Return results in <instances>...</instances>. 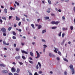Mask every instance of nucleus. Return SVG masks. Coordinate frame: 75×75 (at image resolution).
<instances>
[{
	"label": "nucleus",
	"mask_w": 75,
	"mask_h": 75,
	"mask_svg": "<svg viewBox=\"0 0 75 75\" xmlns=\"http://www.w3.org/2000/svg\"><path fill=\"white\" fill-rule=\"evenodd\" d=\"M69 67L70 69H71V72H72V74H74L75 73V70H74V68H73V65L72 64H71L69 66Z\"/></svg>",
	"instance_id": "obj_1"
},
{
	"label": "nucleus",
	"mask_w": 75,
	"mask_h": 75,
	"mask_svg": "<svg viewBox=\"0 0 75 75\" xmlns=\"http://www.w3.org/2000/svg\"><path fill=\"white\" fill-rule=\"evenodd\" d=\"M2 31V33H6V29L4 28H1V31Z\"/></svg>",
	"instance_id": "obj_2"
},
{
	"label": "nucleus",
	"mask_w": 75,
	"mask_h": 75,
	"mask_svg": "<svg viewBox=\"0 0 75 75\" xmlns=\"http://www.w3.org/2000/svg\"><path fill=\"white\" fill-rule=\"evenodd\" d=\"M36 52L37 53V57H35L36 58H37V59L40 56V54H39V53L37 51H36Z\"/></svg>",
	"instance_id": "obj_3"
},
{
	"label": "nucleus",
	"mask_w": 75,
	"mask_h": 75,
	"mask_svg": "<svg viewBox=\"0 0 75 75\" xmlns=\"http://www.w3.org/2000/svg\"><path fill=\"white\" fill-rule=\"evenodd\" d=\"M11 71L12 72H16V69L15 68L12 67L11 69Z\"/></svg>",
	"instance_id": "obj_4"
},
{
	"label": "nucleus",
	"mask_w": 75,
	"mask_h": 75,
	"mask_svg": "<svg viewBox=\"0 0 75 75\" xmlns=\"http://www.w3.org/2000/svg\"><path fill=\"white\" fill-rule=\"evenodd\" d=\"M1 72L2 73H3V74H7L8 72V71L6 70H2Z\"/></svg>",
	"instance_id": "obj_5"
},
{
	"label": "nucleus",
	"mask_w": 75,
	"mask_h": 75,
	"mask_svg": "<svg viewBox=\"0 0 75 75\" xmlns=\"http://www.w3.org/2000/svg\"><path fill=\"white\" fill-rule=\"evenodd\" d=\"M3 43L4 45H10V44H9V43H8L7 44L6 43L5 41H3Z\"/></svg>",
	"instance_id": "obj_6"
},
{
	"label": "nucleus",
	"mask_w": 75,
	"mask_h": 75,
	"mask_svg": "<svg viewBox=\"0 0 75 75\" xmlns=\"http://www.w3.org/2000/svg\"><path fill=\"white\" fill-rule=\"evenodd\" d=\"M21 52L23 54H28V52H26L24 50H22L21 51Z\"/></svg>",
	"instance_id": "obj_7"
},
{
	"label": "nucleus",
	"mask_w": 75,
	"mask_h": 75,
	"mask_svg": "<svg viewBox=\"0 0 75 75\" xmlns=\"http://www.w3.org/2000/svg\"><path fill=\"white\" fill-rule=\"evenodd\" d=\"M15 58L16 59H20V56H17L15 57Z\"/></svg>",
	"instance_id": "obj_8"
},
{
	"label": "nucleus",
	"mask_w": 75,
	"mask_h": 75,
	"mask_svg": "<svg viewBox=\"0 0 75 75\" xmlns=\"http://www.w3.org/2000/svg\"><path fill=\"white\" fill-rule=\"evenodd\" d=\"M20 69L19 68L17 69V70H16L17 73H19V72H20Z\"/></svg>",
	"instance_id": "obj_9"
},
{
	"label": "nucleus",
	"mask_w": 75,
	"mask_h": 75,
	"mask_svg": "<svg viewBox=\"0 0 75 75\" xmlns=\"http://www.w3.org/2000/svg\"><path fill=\"white\" fill-rule=\"evenodd\" d=\"M42 28V26H41V25H39L38 26V29H40V28Z\"/></svg>",
	"instance_id": "obj_10"
},
{
	"label": "nucleus",
	"mask_w": 75,
	"mask_h": 75,
	"mask_svg": "<svg viewBox=\"0 0 75 75\" xmlns=\"http://www.w3.org/2000/svg\"><path fill=\"white\" fill-rule=\"evenodd\" d=\"M4 11L5 13H7V9H6V8H5L4 9Z\"/></svg>",
	"instance_id": "obj_11"
},
{
	"label": "nucleus",
	"mask_w": 75,
	"mask_h": 75,
	"mask_svg": "<svg viewBox=\"0 0 75 75\" xmlns=\"http://www.w3.org/2000/svg\"><path fill=\"white\" fill-rule=\"evenodd\" d=\"M15 4H17V6H19V5H20V4H19V3L17 2L16 1H15Z\"/></svg>",
	"instance_id": "obj_12"
},
{
	"label": "nucleus",
	"mask_w": 75,
	"mask_h": 75,
	"mask_svg": "<svg viewBox=\"0 0 75 75\" xmlns=\"http://www.w3.org/2000/svg\"><path fill=\"white\" fill-rule=\"evenodd\" d=\"M2 19H3V20H7V18H6V17L4 16H3L2 17Z\"/></svg>",
	"instance_id": "obj_13"
},
{
	"label": "nucleus",
	"mask_w": 75,
	"mask_h": 75,
	"mask_svg": "<svg viewBox=\"0 0 75 75\" xmlns=\"http://www.w3.org/2000/svg\"><path fill=\"white\" fill-rule=\"evenodd\" d=\"M16 20H17V21H19V20H20V18H18V17H17V16L16 17Z\"/></svg>",
	"instance_id": "obj_14"
},
{
	"label": "nucleus",
	"mask_w": 75,
	"mask_h": 75,
	"mask_svg": "<svg viewBox=\"0 0 75 75\" xmlns=\"http://www.w3.org/2000/svg\"><path fill=\"white\" fill-rule=\"evenodd\" d=\"M31 26L34 29H35V27H34V25L33 24H31Z\"/></svg>",
	"instance_id": "obj_15"
},
{
	"label": "nucleus",
	"mask_w": 75,
	"mask_h": 75,
	"mask_svg": "<svg viewBox=\"0 0 75 75\" xmlns=\"http://www.w3.org/2000/svg\"><path fill=\"white\" fill-rule=\"evenodd\" d=\"M62 30L63 31H65V30H67L68 29H67V28H62Z\"/></svg>",
	"instance_id": "obj_16"
},
{
	"label": "nucleus",
	"mask_w": 75,
	"mask_h": 75,
	"mask_svg": "<svg viewBox=\"0 0 75 75\" xmlns=\"http://www.w3.org/2000/svg\"><path fill=\"white\" fill-rule=\"evenodd\" d=\"M45 20H49L50 18V17H49L46 16L45 17Z\"/></svg>",
	"instance_id": "obj_17"
},
{
	"label": "nucleus",
	"mask_w": 75,
	"mask_h": 75,
	"mask_svg": "<svg viewBox=\"0 0 75 75\" xmlns=\"http://www.w3.org/2000/svg\"><path fill=\"white\" fill-rule=\"evenodd\" d=\"M16 30H17L19 32H21L22 30L21 29H18V28H16Z\"/></svg>",
	"instance_id": "obj_18"
},
{
	"label": "nucleus",
	"mask_w": 75,
	"mask_h": 75,
	"mask_svg": "<svg viewBox=\"0 0 75 75\" xmlns=\"http://www.w3.org/2000/svg\"><path fill=\"white\" fill-rule=\"evenodd\" d=\"M48 2L49 4H51V2L50 0H48Z\"/></svg>",
	"instance_id": "obj_19"
},
{
	"label": "nucleus",
	"mask_w": 75,
	"mask_h": 75,
	"mask_svg": "<svg viewBox=\"0 0 75 75\" xmlns=\"http://www.w3.org/2000/svg\"><path fill=\"white\" fill-rule=\"evenodd\" d=\"M22 58L23 59H26V58H25V57L24 56H22Z\"/></svg>",
	"instance_id": "obj_20"
},
{
	"label": "nucleus",
	"mask_w": 75,
	"mask_h": 75,
	"mask_svg": "<svg viewBox=\"0 0 75 75\" xmlns=\"http://www.w3.org/2000/svg\"><path fill=\"white\" fill-rule=\"evenodd\" d=\"M63 59L64 61H66V62H68V60H67L66 58H63Z\"/></svg>",
	"instance_id": "obj_21"
},
{
	"label": "nucleus",
	"mask_w": 75,
	"mask_h": 75,
	"mask_svg": "<svg viewBox=\"0 0 75 75\" xmlns=\"http://www.w3.org/2000/svg\"><path fill=\"white\" fill-rule=\"evenodd\" d=\"M58 24H59V22L58 21L55 22V24H56V25H58Z\"/></svg>",
	"instance_id": "obj_22"
},
{
	"label": "nucleus",
	"mask_w": 75,
	"mask_h": 75,
	"mask_svg": "<svg viewBox=\"0 0 75 75\" xmlns=\"http://www.w3.org/2000/svg\"><path fill=\"white\" fill-rule=\"evenodd\" d=\"M46 30H42V33L43 34H44V33H46Z\"/></svg>",
	"instance_id": "obj_23"
},
{
	"label": "nucleus",
	"mask_w": 75,
	"mask_h": 75,
	"mask_svg": "<svg viewBox=\"0 0 75 75\" xmlns=\"http://www.w3.org/2000/svg\"><path fill=\"white\" fill-rule=\"evenodd\" d=\"M38 64L39 65V67L40 68H41V63H40V62H38Z\"/></svg>",
	"instance_id": "obj_24"
},
{
	"label": "nucleus",
	"mask_w": 75,
	"mask_h": 75,
	"mask_svg": "<svg viewBox=\"0 0 75 75\" xmlns=\"http://www.w3.org/2000/svg\"><path fill=\"white\" fill-rule=\"evenodd\" d=\"M30 55L32 57H33V53L32 52H30Z\"/></svg>",
	"instance_id": "obj_25"
},
{
	"label": "nucleus",
	"mask_w": 75,
	"mask_h": 75,
	"mask_svg": "<svg viewBox=\"0 0 75 75\" xmlns=\"http://www.w3.org/2000/svg\"><path fill=\"white\" fill-rule=\"evenodd\" d=\"M54 48H55V50H54V52H55V53H58V52L57 51V49L56 48L54 47Z\"/></svg>",
	"instance_id": "obj_26"
},
{
	"label": "nucleus",
	"mask_w": 75,
	"mask_h": 75,
	"mask_svg": "<svg viewBox=\"0 0 75 75\" xmlns=\"http://www.w3.org/2000/svg\"><path fill=\"white\" fill-rule=\"evenodd\" d=\"M11 28H12V27H10L8 28V31H10L11 30Z\"/></svg>",
	"instance_id": "obj_27"
},
{
	"label": "nucleus",
	"mask_w": 75,
	"mask_h": 75,
	"mask_svg": "<svg viewBox=\"0 0 75 75\" xmlns=\"http://www.w3.org/2000/svg\"><path fill=\"white\" fill-rule=\"evenodd\" d=\"M65 42V40H64L63 41V42H62L61 45H64V43Z\"/></svg>",
	"instance_id": "obj_28"
},
{
	"label": "nucleus",
	"mask_w": 75,
	"mask_h": 75,
	"mask_svg": "<svg viewBox=\"0 0 75 75\" xmlns=\"http://www.w3.org/2000/svg\"><path fill=\"white\" fill-rule=\"evenodd\" d=\"M73 28H74V27H73V26H70V29L71 30H73Z\"/></svg>",
	"instance_id": "obj_29"
},
{
	"label": "nucleus",
	"mask_w": 75,
	"mask_h": 75,
	"mask_svg": "<svg viewBox=\"0 0 75 75\" xmlns=\"http://www.w3.org/2000/svg\"><path fill=\"white\" fill-rule=\"evenodd\" d=\"M0 67H5V65H4L3 64H0Z\"/></svg>",
	"instance_id": "obj_30"
},
{
	"label": "nucleus",
	"mask_w": 75,
	"mask_h": 75,
	"mask_svg": "<svg viewBox=\"0 0 75 75\" xmlns=\"http://www.w3.org/2000/svg\"><path fill=\"white\" fill-rule=\"evenodd\" d=\"M65 36V33H63L62 34V37L63 38Z\"/></svg>",
	"instance_id": "obj_31"
},
{
	"label": "nucleus",
	"mask_w": 75,
	"mask_h": 75,
	"mask_svg": "<svg viewBox=\"0 0 75 75\" xmlns=\"http://www.w3.org/2000/svg\"><path fill=\"white\" fill-rule=\"evenodd\" d=\"M16 50L17 51H20V49H19L18 48H16Z\"/></svg>",
	"instance_id": "obj_32"
},
{
	"label": "nucleus",
	"mask_w": 75,
	"mask_h": 75,
	"mask_svg": "<svg viewBox=\"0 0 75 75\" xmlns=\"http://www.w3.org/2000/svg\"><path fill=\"white\" fill-rule=\"evenodd\" d=\"M51 24H53V25L55 24V21H52L51 22Z\"/></svg>",
	"instance_id": "obj_33"
},
{
	"label": "nucleus",
	"mask_w": 75,
	"mask_h": 75,
	"mask_svg": "<svg viewBox=\"0 0 75 75\" xmlns=\"http://www.w3.org/2000/svg\"><path fill=\"white\" fill-rule=\"evenodd\" d=\"M13 34L14 35H16V32L14 31L13 32Z\"/></svg>",
	"instance_id": "obj_34"
},
{
	"label": "nucleus",
	"mask_w": 75,
	"mask_h": 75,
	"mask_svg": "<svg viewBox=\"0 0 75 75\" xmlns=\"http://www.w3.org/2000/svg\"><path fill=\"white\" fill-rule=\"evenodd\" d=\"M62 33V32H60L59 33V34H58V36H59V37H61V33Z\"/></svg>",
	"instance_id": "obj_35"
},
{
	"label": "nucleus",
	"mask_w": 75,
	"mask_h": 75,
	"mask_svg": "<svg viewBox=\"0 0 75 75\" xmlns=\"http://www.w3.org/2000/svg\"><path fill=\"white\" fill-rule=\"evenodd\" d=\"M36 69H38L39 67H38V64H37L36 66Z\"/></svg>",
	"instance_id": "obj_36"
},
{
	"label": "nucleus",
	"mask_w": 75,
	"mask_h": 75,
	"mask_svg": "<svg viewBox=\"0 0 75 75\" xmlns=\"http://www.w3.org/2000/svg\"><path fill=\"white\" fill-rule=\"evenodd\" d=\"M3 35L4 36H6V35H7L6 34V33H3Z\"/></svg>",
	"instance_id": "obj_37"
},
{
	"label": "nucleus",
	"mask_w": 75,
	"mask_h": 75,
	"mask_svg": "<svg viewBox=\"0 0 75 75\" xmlns=\"http://www.w3.org/2000/svg\"><path fill=\"white\" fill-rule=\"evenodd\" d=\"M38 73L39 74H41L42 73V71H39Z\"/></svg>",
	"instance_id": "obj_38"
},
{
	"label": "nucleus",
	"mask_w": 75,
	"mask_h": 75,
	"mask_svg": "<svg viewBox=\"0 0 75 75\" xmlns=\"http://www.w3.org/2000/svg\"><path fill=\"white\" fill-rule=\"evenodd\" d=\"M29 61L30 63V64H33V61L30 60H29Z\"/></svg>",
	"instance_id": "obj_39"
},
{
	"label": "nucleus",
	"mask_w": 75,
	"mask_h": 75,
	"mask_svg": "<svg viewBox=\"0 0 75 75\" xmlns=\"http://www.w3.org/2000/svg\"><path fill=\"white\" fill-rule=\"evenodd\" d=\"M57 27H53L52 28V29H55V28H56Z\"/></svg>",
	"instance_id": "obj_40"
},
{
	"label": "nucleus",
	"mask_w": 75,
	"mask_h": 75,
	"mask_svg": "<svg viewBox=\"0 0 75 75\" xmlns=\"http://www.w3.org/2000/svg\"><path fill=\"white\" fill-rule=\"evenodd\" d=\"M12 38H13V39H14V40L16 39V36H13Z\"/></svg>",
	"instance_id": "obj_41"
},
{
	"label": "nucleus",
	"mask_w": 75,
	"mask_h": 75,
	"mask_svg": "<svg viewBox=\"0 0 75 75\" xmlns=\"http://www.w3.org/2000/svg\"><path fill=\"white\" fill-rule=\"evenodd\" d=\"M50 8H49L48 9L47 11V12L48 13H50Z\"/></svg>",
	"instance_id": "obj_42"
},
{
	"label": "nucleus",
	"mask_w": 75,
	"mask_h": 75,
	"mask_svg": "<svg viewBox=\"0 0 75 75\" xmlns=\"http://www.w3.org/2000/svg\"><path fill=\"white\" fill-rule=\"evenodd\" d=\"M22 20L23 21H25V18H23L22 19Z\"/></svg>",
	"instance_id": "obj_43"
},
{
	"label": "nucleus",
	"mask_w": 75,
	"mask_h": 75,
	"mask_svg": "<svg viewBox=\"0 0 75 75\" xmlns=\"http://www.w3.org/2000/svg\"><path fill=\"white\" fill-rule=\"evenodd\" d=\"M58 53L59 55H61V52H60L59 51L58 52Z\"/></svg>",
	"instance_id": "obj_44"
},
{
	"label": "nucleus",
	"mask_w": 75,
	"mask_h": 75,
	"mask_svg": "<svg viewBox=\"0 0 75 75\" xmlns=\"http://www.w3.org/2000/svg\"><path fill=\"white\" fill-rule=\"evenodd\" d=\"M28 72L29 73V75H33V74L32 73H31L30 72H30H29V71Z\"/></svg>",
	"instance_id": "obj_45"
},
{
	"label": "nucleus",
	"mask_w": 75,
	"mask_h": 75,
	"mask_svg": "<svg viewBox=\"0 0 75 75\" xmlns=\"http://www.w3.org/2000/svg\"><path fill=\"white\" fill-rule=\"evenodd\" d=\"M21 22H20L19 23H18V25L19 26H20L21 25Z\"/></svg>",
	"instance_id": "obj_46"
},
{
	"label": "nucleus",
	"mask_w": 75,
	"mask_h": 75,
	"mask_svg": "<svg viewBox=\"0 0 75 75\" xmlns=\"http://www.w3.org/2000/svg\"><path fill=\"white\" fill-rule=\"evenodd\" d=\"M62 19H63V20H65V18L64 16H63Z\"/></svg>",
	"instance_id": "obj_47"
},
{
	"label": "nucleus",
	"mask_w": 75,
	"mask_h": 75,
	"mask_svg": "<svg viewBox=\"0 0 75 75\" xmlns=\"http://www.w3.org/2000/svg\"><path fill=\"white\" fill-rule=\"evenodd\" d=\"M12 17V16H9L8 18L9 19V20H10L11 19V18Z\"/></svg>",
	"instance_id": "obj_48"
},
{
	"label": "nucleus",
	"mask_w": 75,
	"mask_h": 75,
	"mask_svg": "<svg viewBox=\"0 0 75 75\" xmlns=\"http://www.w3.org/2000/svg\"><path fill=\"white\" fill-rule=\"evenodd\" d=\"M8 75H13V74H12V73H8Z\"/></svg>",
	"instance_id": "obj_49"
},
{
	"label": "nucleus",
	"mask_w": 75,
	"mask_h": 75,
	"mask_svg": "<svg viewBox=\"0 0 75 75\" xmlns=\"http://www.w3.org/2000/svg\"><path fill=\"white\" fill-rule=\"evenodd\" d=\"M34 75H39L37 73V72H36L35 73Z\"/></svg>",
	"instance_id": "obj_50"
},
{
	"label": "nucleus",
	"mask_w": 75,
	"mask_h": 75,
	"mask_svg": "<svg viewBox=\"0 0 75 75\" xmlns=\"http://www.w3.org/2000/svg\"><path fill=\"white\" fill-rule=\"evenodd\" d=\"M40 19H37V21L38 23L40 22Z\"/></svg>",
	"instance_id": "obj_51"
},
{
	"label": "nucleus",
	"mask_w": 75,
	"mask_h": 75,
	"mask_svg": "<svg viewBox=\"0 0 75 75\" xmlns=\"http://www.w3.org/2000/svg\"><path fill=\"white\" fill-rule=\"evenodd\" d=\"M42 42H45V40H44L42 39Z\"/></svg>",
	"instance_id": "obj_52"
},
{
	"label": "nucleus",
	"mask_w": 75,
	"mask_h": 75,
	"mask_svg": "<svg viewBox=\"0 0 75 75\" xmlns=\"http://www.w3.org/2000/svg\"><path fill=\"white\" fill-rule=\"evenodd\" d=\"M58 11H59V12H61L62 11L61 9H59Z\"/></svg>",
	"instance_id": "obj_53"
},
{
	"label": "nucleus",
	"mask_w": 75,
	"mask_h": 75,
	"mask_svg": "<svg viewBox=\"0 0 75 75\" xmlns=\"http://www.w3.org/2000/svg\"><path fill=\"white\" fill-rule=\"evenodd\" d=\"M14 75H19V74H17V73H15L14 74Z\"/></svg>",
	"instance_id": "obj_54"
},
{
	"label": "nucleus",
	"mask_w": 75,
	"mask_h": 75,
	"mask_svg": "<svg viewBox=\"0 0 75 75\" xmlns=\"http://www.w3.org/2000/svg\"><path fill=\"white\" fill-rule=\"evenodd\" d=\"M0 22H1V23H3V20L1 19H0Z\"/></svg>",
	"instance_id": "obj_55"
},
{
	"label": "nucleus",
	"mask_w": 75,
	"mask_h": 75,
	"mask_svg": "<svg viewBox=\"0 0 75 75\" xmlns=\"http://www.w3.org/2000/svg\"><path fill=\"white\" fill-rule=\"evenodd\" d=\"M19 63L20 65H23V63L21 62H19Z\"/></svg>",
	"instance_id": "obj_56"
},
{
	"label": "nucleus",
	"mask_w": 75,
	"mask_h": 75,
	"mask_svg": "<svg viewBox=\"0 0 75 75\" xmlns=\"http://www.w3.org/2000/svg\"><path fill=\"white\" fill-rule=\"evenodd\" d=\"M49 55L50 57H51V56L52 55L51 53H50L49 54Z\"/></svg>",
	"instance_id": "obj_57"
},
{
	"label": "nucleus",
	"mask_w": 75,
	"mask_h": 75,
	"mask_svg": "<svg viewBox=\"0 0 75 75\" xmlns=\"http://www.w3.org/2000/svg\"><path fill=\"white\" fill-rule=\"evenodd\" d=\"M21 44L23 46L24 45V43L22 42L21 43Z\"/></svg>",
	"instance_id": "obj_58"
},
{
	"label": "nucleus",
	"mask_w": 75,
	"mask_h": 75,
	"mask_svg": "<svg viewBox=\"0 0 75 75\" xmlns=\"http://www.w3.org/2000/svg\"><path fill=\"white\" fill-rule=\"evenodd\" d=\"M57 61H59V58L58 57H57Z\"/></svg>",
	"instance_id": "obj_59"
},
{
	"label": "nucleus",
	"mask_w": 75,
	"mask_h": 75,
	"mask_svg": "<svg viewBox=\"0 0 75 75\" xmlns=\"http://www.w3.org/2000/svg\"><path fill=\"white\" fill-rule=\"evenodd\" d=\"M14 27H16V26H17V24H14Z\"/></svg>",
	"instance_id": "obj_60"
},
{
	"label": "nucleus",
	"mask_w": 75,
	"mask_h": 75,
	"mask_svg": "<svg viewBox=\"0 0 75 75\" xmlns=\"http://www.w3.org/2000/svg\"><path fill=\"white\" fill-rule=\"evenodd\" d=\"M24 16H25V17H26V18H27V15H25L24 14Z\"/></svg>",
	"instance_id": "obj_61"
},
{
	"label": "nucleus",
	"mask_w": 75,
	"mask_h": 75,
	"mask_svg": "<svg viewBox=\"0 0 75 75\" xmlns=\"http://www.w3.org/2000/svg\"><path fill=\"white\" fill-rule=\"evenodd\" d=\"M13 46H14V47H16V44H14L13 45Z\"/></svg>",
	"instance_id": "obj_62"
},
{
	"label": "nucleus",
	"mask_w": 75,
	"mask_h": 75,
	"mask_svg": "<svg viewBox=\"0 0 75 75\" xmlns=\"http://www.w3.org/2000/svg\"><path fill=\"white\" fill-rule=\"evenodd\" d=\"M51 15L52 16H55V15L54 14L52 13L51 14Z\"/></svg>",
	"instance_id": "obj_63"
},
{
	"label": "nucleus",
	"mask_w": 75,
	"mask_h": 75,
	"mask_svg": "<svg viewBox=\"0 0 75 75\" xmlns=\"http://www.w3.org/2000/svg\"><path fill=\"white\" fill-rule=\"evenodd\" d=\"M64 74L65 75H67V72L66 71H64Z\"/></svg>",
	"instance_id": "obj_64"
}]
</instances>
